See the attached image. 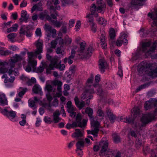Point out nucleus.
Here are the masks:
<instances>
[{
    "mask_svg": "<svg viewBox=\"0 0 157 157\" xmlns=\"http://www.w3.org/2000/svg\"><path fill=\"white\" fill-rule=\"evenodd\" d=\"M151 65L147 64V63H141L138 65L137 71L140 76H145L147 75L150 77L153 78L157 75V67L154 70L151 68Z\"/></svg>",
    "mask_w": 157,
    "mask_h": 157,
    "instance_id": "1",
    "label": "nucleus"
},
{
    "mask_svg": "<svg viewBox=\"0 0 157 157\" xmlns=\"http://www.w3.org/2000/svg\"><path fill=\"white\" fill-rule=\"evenodd\" d=\"M93 110L89 108V118L90 121L91 130H89V134H92L95 136H97V134L99 130V128L100 127V123L97 121L96 117H94L92 115Z\"/></svg>",
    "mask_w": 157,
    "mask_h": 157,
    "instance_id": "2",
    "label": "nucleus"
},
{
    "mask_svg": "<svg viewBox=\"0 0 157 157\" xmlns=\"http://www.w3.org/2000/svg\"><path fill=\"white\" fill-rule=\"evenodd\" d=\"M0 113L12 122L17 121L16 112L11 109L9 106H0Z\"/></svg>",
    "mask_w": 157,
    "mask_h": 157,
    "instance_id": "3",
    "label": "nucleus"
},
{
    "mask_svg": "<svg viewBox=\"0 0 157 157\" xmlns=\"http://www.w3.org/2000/svg\"><path fill=\"white\" fill-rule=\"evenodd\" d=\"M40 39H38L36 42V50L34 52H28L27 54L28 55V60H33V58L36 57L38 54H41L43 52V44L40 42Z\"/></svg>",
    "mask_w": 157,
    "mask_h": 157,
    "instance_id": "4",
    "label": "nucleus"
},
{
    "mask_svg": "<svg viewBox=\"0 0 157 157\" xmlns=\"http://www.w3.org/2000/svg\"><path fill=\"white\" fill-rule=\"evenodd\" d=\"M82 117L80 113H78L76 117V121L73 122L71 124L72 128H74L77 127L82 128L86 126L87 120L83 119L82 121Z\"/></svg>",
    "mask_w": 157,
    "mask_h": 157,
    "instance_id": "5",
    "label": "nucleus"
},
{
    "mask_svg": "<svg viewBox=\"0 0 157 157\" xmlns=\"http://www.w3.org/2000/svg\"><path fill=\"white\" fill-rule=\"evenodd\" d=\"M151 44L150 42H145L142 45V51L146 52V54L148 55L151 53V52H153L155 50L156 46H157V40L155 41L154 43L152 46L150 48H149Z\"/></svg>",
    "mask_w": 157,
    "mask_h": 157,
    "instance_id": "6",
    "label": "nucleus"
},
{
    "mask_svg": "<svg viewBox=\"0 0 157 157\" xmlns=\"http://www.w3.org/2000/svg\"><path fill=\"white\" fill-rule=\"evenodd\" d=\"M32 27L31 25H22L19 30L20 35H25L28 37H30L32 35Z\"/></svg>",
    "mask_w": 157,
    "mask_h": 157,
    "instance_id": "7",
    "label": "nucleus"
},
{
    "mask_svg": "<svg viewBox=\"0 0 157 157\" xmlns=\"http://www.w3.org/2000/svg\"><path fill=\"white\" fill-rule=\"evenodd\" d=\"M59 0H48L47 5L50 6V9L53 10L54 12L56 10H60V7L59 5Z\"/></svg>",
    "mask_w": 157,
    "mask_h": 157,
    "instance_id": "8",
    "label": "nucleus"
},
{
    "mask_svg": "<svg viewBox=\"0 0 157 157\" xmlns=\"http://www.w3.org/2000/svg\"><path fill=\"white\" fill-rule=\"evenodd\" d=\"M2 78H5L4 82L5 83V85L6 87L11 88L13 87V83L15 79L14 77L11 76L10 78H9L6 74H4L2 76Z\"/></svg>",
    "mask_w": 157,
    "mask_h": 157,
    "instance_id": "9",
    "label": "nucleus"
},
{
    "mask_svg": "<svg viewBox=\"0 0 157 157\" xmlns=\"http://www.w3.org/2000/svg\"><path fill=\"white\" fill-rule=\"evenodd\" d=\"M99 148H101L100 151V155L104 154H108L109 152V150L108 148V143L106 141L101 140L99 144Z\"/></svg>",
    "mask_w": 157,
    "mask_h": 157,
    "instance_id": "10",
    "label": "nucleus"
},
{
    "mask_svg": "<svg viewBox=\"0 0 157 157\" xmlns=\"http://www.w3.org/2000/svg\"><path fill=\"white\" fill-rule=\"evenodd\" d=\"M105 7V5H103L102 6H98L97 7L95 4L93 3L92 4V6H90V10L91 13V14H94L96 10L99 13H101L103 12L102 13H103Z\"/></svg>",
    "mask_w": 157,
    "mask_h": 157,
    "instance_id": "11",
    "label": "nucleus"
},
{
    "mask_svg": "<svg viewBox=\"0 0 157 157\" xmlns=\"http://www.w3.org/2000/svg\"><path fill=\"white\" fill-rule=\"evenodd\" d=\"M155 13L152 14L151 13H149L148 14L149 17H150L151 18L153 19V22L151 24V26L154 27L155 26L154 29H152L153 32H155L157 31V9H156L155 10Z\"/></svg>",
    "mask_w": 157,
    "mask_h": 157,
    "instance_id": "12",
    "label": "nucleus"
},
{
    "mask_svg": "<svg viewBox=\"0 0 157 157\" xmlns=\"http://www.w3.org/2000/svg\"><path fill=\"white\" fill-rule=\"evenodd\" d=\"M144 1H145V0H131L130 2V6H129V8H131V9L134 8L137 10L138 9V6H142L143 4L142 2Z\"/></svg>",
    "mask_w": 157,
    "mask_h": 157,
    "instance_id": "13",
    "label": "nucleus"
},
{
    "mask_svg": "<svg viewBox=\"0 0 157 157\" xmlns=\"http://www.w3.org/2000/svg\"><path fill=\"white\" fill-rule=\"evenodd\" d=\"M141 121L142 123V126H145L147 124L151 121L150 115L148 114L143 115L141 118Z\"/></svg>",
    "mask_w": 157,
    "mask_h": 157,
    "instance_id": "14",
    "label": "nucleus"
},
{
    "mask_svg": "<svg viewBox=\"0 0 157 157\" xmlns=\"http://www.w3.org/2000/svg\"><path fill=\"white\" fill-rule=\"evenodd\" d=\"M74 101L76 106L79 110L82 109L85 106V102L84 101H80V99L78 97L76 96L74 98Z\"/></svg>",
    "mask_w": 157,
    "mask_h": 157,
    "instance_id": "15",
    "label": "nucleus"
},
{
    "mask_svg": "<svg viewBox=\"0 0 157 157\" xmlns=\"http://www.w3.org/2000/svg\"><path fill=\"white\" fill-rule=\"evenodd\" d=\"M29 15H28L27 11L22 10L21 12V17L19 18V20L21 22H25L27 23L29 18Z\"/></svg>",
    "mask_w": 157,
    "mask_h": 157,
    "instance_id": "16",
    "label": "nucleus"
},
{
    "mask_svg": "<svg viewBox=\"0 0 157 157\" xmlns=\"http://www.w3.org/2000/svg\"><path fill=\"white\" fill-rule=\"evenodd\" d=\"M8 105V101L4 93L0 94V106H4Z\"/></svg>",
    "mask_w": 157,
    "mask_h": 157,
    "instance_id": "17",
    "label": "nucleus"
},
{
    "mask_svg": "<svg viewBox=\"0 0 157 157\" xmlns=\"http://www.w3.org/2000/svg\"><path fill=\"white\" fill-rule=\"evenodd\" d=\"M62 3V6H65L70 5L74 6H77V3L75 0H61Z\"/></svg>",
    "mask_w": 157,
    "mask_h": 157,
    "instance_id": "18",
    "label": "nucleus"
},
{
    "mask_svg": "<svg viewBox=\"0 0 157 157\" xmlns=\"http://www.w3.org/2000/svg\"><path fill=\"white\" fill-rule=\"evenodd\" d=\"M106 113L109 120L111 121V122L112 123H113L114 122V120L116 119L115 116L111 112L110 109L108 108H107L106 110Z\"/></svg>",
    "mask_w": 157,
    "mask_h": 157,
    "instance_id": "19",
    "label": "nucleus"
},
{
    "mask_svg": "<svg viewBox=\"0 0 157 157\" xmlns=\"http://www.w3.org/2000/svg\"><path fill=\"white\" fill-rule=\"evenodd\" d=\"M79 44V48L77 52L80 53L78 55L80 56L82 53L85 52L86 44L84 41H83Z\"/></svg>",
    "mask_w": 157,
    "mask_h": 157,
    "instance_id": "20",
    "label": "nucleus"
},
{
    "mask_svg": "<svg viewBox=\"0 0 157 157\" xmlns=\"http://www.w3.org/2000/svg\"><path fill=\"white\" fill-rule=\"evenodd\" d=\"M32 91L36 94H40V95L42 94L41 88L39 85H35L32 88Z\"/></svg>",
    "mask_w": 157,
    "mask_h": 157,
    "instance_id": "21",
    "label": "nucleus"
},
{
    "mask_svg": "<svg viewBox=\"0 0 157 157\" xmlns=\"http://www.w3.org/2000/svg\"><path fill=\"white\" fill-rule=\"evenodd\" d=\"M76 149H82L85 147V141L83 139L78 140L76 144Z\"/></svg>",
    "mask_w": 157,
    "mask_h": 157,
    "instance_id": "22",
    "label": "nucleus"
},
{
    "mask_svg": "<svg viewBox=\"0 0 157 157\" xmlns=\"http://www.w3.org/2000/svg\"><path fill=\"white\" fill-rule=\"evenodd\" d=\"M58 61L54 60V65L55 68L59 69L60 71H63L64 70L65 68V66L64 64H61V62L58 63Z\"/></svg>",
    "mask_w": 157,
    "mask_h": 157,
    "instance_id": "23",
    "label": "nucleus"
},
{
    "mask_svg": "<svg viewBox=\"0 0 157 157\" xmlns=\"http://www.w3.org/2000/svg\"><path fill=\"white\" fill-rule=\"evenodd\" d=\"M9 75L10 76L13 73L15 75H19V72L17 68H14V66H12L8 71Z\"/></svg>",
    "mask_w": 157,
    "mask_h": 157,
    "instance_id": "24",
    "label": "nucleus"
},
{
    "mask_svg": "<svg viewBox=\"0 0 157 157\" xmlns=\"http://www.w3.org/2000/svg\"><path fill=\"white\" fill-rule=\"evenodd\" d=\"M99 68L100 69L101 72H104L105 71V66L106 62L102 59H100L99 60Z\"/></svg>",
    "mask_w": 157,
    "mask_h": 157,
    "instance_id": "25",
    "label": "nucleus"
},
{
    "mask_svg": "<svg viewBox=\"0 0 157 157\" xmlns=\"http://www.w3.org/2000/svg\"><path fill=\"white\" fill-rule=\"evenodd\" d=\"M49 21L53 25L55 26L57 28H59L62 25H63V21L60 22L57 21V20L56 21L52 20L51 18V20Z\"/></svg>",
    "mask_w": 157,
    "mask_h": 157,
    "instance_id": "26",
    "label": "nucleus"
},
{
    "mask_svg": "<svg viewBox=\"0 0 157 157\" xmlns=\"http://www.w3.org/2000/svg\"><path fill=\"white\" fill-rule=\"evenodd\" d=\"M74 134H75L74 137L76 138L77 139L80 140L79 138H81L83 136L82 133L79 129H76Z\"/></svg>",
    "mask_w": 157,
    "mask_h": 157,
    "instance_id": "27",
    "label": "nucleus"
},
{
    "mask_svg": "<svg viewBox=\"0 0 157 157\" xmlns=\"http://www.w3.org/2000/svg\"><path fill=\"white\" fill-rule=\"evenodd\" d=\"M42 66L40 65L36 69L37 73H41L43 72L44 67L47 66V64L45 62L42 61L41 63Z\"/></svg>",
    "mask_w": 157,
    "mask_h": 157,
    "instance_id": "28",
    "label": "nucleus"
},
{
    "mask_svg": "<svg viewBox=\"0 0 157 157\" xmlns=\"http://www.w3.org/2000/svg\"><path fill=\"white\" fill-rule=\"evenodd\" d=\"M21 57L20 55L16 54L14 56L11 58V60L12 63H15L21 60Z\"/></svg>",
    "mask_w": 157,
    "mask_h": 157,
    "instance_id": "29",
    "label": "nucleus"
},
{
    "mask_svg": "<svg viewBox=\"0 0 157 157\" xmlns=\"http://www.w3.org/2000/svg\"><path fill=\"white\" fill-rule=\"evenodd\" d=\"M39 17L40 19L41 20H43L45 18L49 21L50 20H51V18L49 15L43 13H41L39 14Z\"/></svg>",
    "mask_w": 157,
    "mask_h": 157,
    "instance_id": "30",
    "label": "nucleus"
},
{
    "mask_svg": "<svg viewBox=\"0 0 157 157\" xmlns=\"http://www.w3.org/2000/svg\"><path fill=\"white\" fill-rule=\"evenodd\" d=\"M18 27V25L17 24H15L13 26L8 28L7 30V33H10L12 32H16Z\"/></svg>",
    "mask_w": 157,
    "mask_h": 157,
    "instance_id": "31",
    "label": "nucleus"
},
{
    "mask_svg": "<svg viewBox=\"0 0 157 157\" xmlns=\"http://www.w3.org/2000/svg\"><path fill=\"white\" fill-rule=\"evenodd\" d=\"M12 23L11 21H10L7 22H4L2 23L0 25V27H1V29L2 30H4L6 28L10 27L11 26V24Z\"/></svg>",
    "mask_w": 157,
    "mask_h": 157,
    "instance_id": "32",
    "label": "nucleus"
},
{
    "mask_svg": "<svg viewBox=\"0 0 157 157\" xmlns=\"http://www.w3.org/2000/svg\"><path fill=\"white\" fill-rule=\"evenodd\" d=\"M11 53V52L8 50H4L3 48H2L0 49V54L1 56H6Z\"/></svg>",
    "mask_w": 157,
    "mask_h": 157,
    "instance_id": "33",
    "label": "nucleus"
},
{
    "mask_svg": "<svg viewBox=\"0 0 157 157\" xmlns=\"http://www.w3.org/2000/svg\"><path fill=\"white\" fill-rule=\"evenodd\" d=\"M153 106H154L155 108V110L154 111V115L155 116L157 115V100L153 104L150 102V105L149 106L148 109H151Z\"/></svg>",
    "mask_w": 157,
    "mask_h": 157,
    "instance_id": "34",
    "label": "nucleus"
},
{
    "mask_svg": "<svg viewBox=\"0 0 157 157\" xmlns=\"http://www.w3.org/2000/svg\"><path fill=\"white\" fill-rule=\"evenodd\" d=\"M131 117H128L123 118L121 117L120 118V120L121 121H123L124 122L128 123L129 124H131V123H133V120H131Z\"/></svg>",
    "mask_w": 157,
    "mask_h": 157,
    "instance_id": "35",
    "label": "nucleus"
},
{
    "mask_svg": "<svg viewBox=\"0 0 157 157\" xmlns=\"http://www.w3.org/2000/svg\"><path fill=\"white\" fill-rule=\"evenodd\" d=\"M28 64L33 69H34L35 68L37 65V62L34 60H28Z\"/></svg>",
    "mask_w": 157,
    "mask_h": 157,
    "instance_id": "36",
    "label": "nucleus"
},
{
    "mask_svg": "<svg viewBox=\"0 0 157 157\" xmlns=\"http://www.w3.org/2000/svg\"><path fill=\"white\" fill-rule=\"evenodd\" d=\"M109 35L110 39L111 40H113L115 37V30L113 28H111L110 29L109 33Z\"/></svg>",
    "mask_w": 157,
    "mask_h": 157,
    "instance_id": "37",
    "label": "nucleus"
},
{
    "mask_svg": "<svg viewBox=\"0 0 157 157\" xmlns=\"http://www.w3.org/2000/svg\"><path fill=\"white\" fill-rule=\"evenodd\" d=\"M28 102L29 107L31 108H33V109H36L37 107L36 106V103L35 102H34V101L30 99L28 100Z\"/></svg>",
    "mask_w": 157,
    "mask_h": 157,
    "instance_id": "38",
    "label": "nucleus"
},
{
    "mask_svg": "<svg viewBox=\"0 0 157 157\" xmlns=\"http://www.w3.org/2000/svg\"><path fill=\"white\" fill-rule=\"evenodd\" d=\"M46 57L47 59L50 61V63L54 64V60H57V59L56 58H53L52 56H50L49 54L47 53L46 55Z\"/></svg>",
    "mask_w": 157,
    "mask_h": 157,
    "instance_id": "39",
    "label": "nucleus"
},
{
    "mask_svg": "<svg viewBox=\"0 0 157 157\" xmlns=\"http://www.w3.org/2000/svg\"><path fill=\"white\" fill-rule=\"evenodd\" d=\"M56 40L58 42L59 45L61 47H63L64 44L63 40L61 37L57 36L56 38Z\"/></svg>",
    "mask_w": 157,
    "mask_h": 157,
    "instance_id": "40",
    "label": "nucleus"
},
{
    "mask_svg": "<svg viewBox=\"0 0 157 157\" xmlns=\"http://www.w3.org/2000/svg\"><path fill=\"white\" fill-rule=\"evenodd\" d=\"M55 68L54 64L50 63L48 66V67L47 68L46 70V73L47 74H51V70H53Z\"/></svg>",
    "mask_w": 157,
    "mask_h": 157,
    "instance_id": "41",
    "label": "nucleus"
},
{
    "mask_svg": "<svg viewBox=\"0 0 157 157\" xmlns=\"http://www.w3.org/2000/svg\"><path fill=\"white\" fill-rule=\"evenodd\" d=\"M19 89L22 90V91H20L18 93V96L20 97H23L28 90V89L26 88H23L22 87H20L19 88Z\"/></svg>",
    "mask_w": 157,
    "mask_h": 157,
    "instance_id": "42",
    "label": "nucleus"
},
{
    "mask_svg": "<svg viewBox=\"0 0 157 157\" xmlns=\"http://www.w3.org/2000/svg\"><path fill=\"white\" fill-rule=\"evenodd\" d=\"M131 113L133 114V118H136L137 116L139 114V109H138L134 108L133 109V111H131Z\"/></svg>",
    "mask_w": 157,
    "mask_h": 157,
    "instance_id": "43",
    "label": "nucleus"
},
{
    "mask_svg": "<svg viewBox=\"0 0 157 157\" xmlns=\"http://www.w3.org/2000/svg\"><path fill=\"white\" fill-rule=\"evenodd\" d=\"M67 23L64 22L63 23V25L60 29V31L63 33H65L67 32V28L66 25Z\"/></svg>",
    "mask_w": 157,
    "mask_h": 157,
    "instance_id": "44",
    "label": "nucleus"
},
{
    "mask_svg": "<svg viewBox=\"0 0 157 157\" xmlns=\"http://www.w3.org/2000/svg\"><path fill=\"white\" fill-rule=\"evenodd\" d=\"M17 36V34L15 33H11L9 34L7 36V37L12 42H13V39L14 38Z\"/></svg>",
    "mask_w": 157,
    "mask_h": 157,
    "instance_id": "45",
    "label": "nucleus"
},
{
    "mask_svg": "<svg viewBox=\"0 0 157 157\" xmlns=\"http://www.w3.org/2000/svg\"><path fill=\"white\" fill-rule=\"evenodd\" d=\"M43 120L45 123L48 124H50L53 122V121L51 120V118L48 116H44Z\"/></svg>",
    "mask_w": 157,
    "mask_h": 157,
    "instance_id": "46",
    "label": "nucleus"
},
{
    "mask_svg": "<svg viewBox=\"0 0 157 157\" xmlns=\"http://www.w3.org/2000/svg\"><path fill=\"white\" fill-rule=\"evenodd\" d=\"M74 75L73 74L68 72L65 75V77L67 80L70 81L72 79Z\"/></svg>",
    "mask_w": 157,
    "mask_h": 157,
    "instance_id": "47",
    "label": "nucleus"
},
{
    "mask_svg": "<svg viewBox=\"0 0 157 157\" xmlns=\"http://www.w3.org/2000/svg\"><path fill=\"white\" fill-rule=\"evenodd\" d=\"M1 14L0 15L1 18L3 20L6 21L7 20V17L6 14H7V13H4L3 10L1 11Z\"/></svg>",
    "mask_w": 157,
    "mask_h": 157,
    "instance_id": "48",
    "label": "nucleus"
},
{
    "mask_svg": "<svg viewBox=\"0 0 157 157\" xmlns=\"http://www.w3.org/2000/svg\"><path fill=\"white\" fill-rule=\"evenodd\" d=\"M97 90L98 94L101 96V98L103 97L104 94V92L103 91L102 88L100 87L97 89Z\"/></svg>",
    "mask_w": 157,
    "mask_h": 157,
    "instance_id": "49",
    "label": "nucleus"
},
{
    "mask_svg": "<svg viewBox=\"0 0 157 157\" xmlns=\"http://www.w3.org/2000/svg\"><path fill=\"white\" fill-rule=\"evenodd\" d=\"M98 22L99 24L105 26L106 24L107 21L105 19L101 17L99 18Z\"/></svg>",
    "mask_w": 157,
    "mask_h": 157,
    "instance_id": "50",
    "label": "nucleus"
},
{
    "mask_svg": "<svg viewBox=\"0 0 157 157\" xmlns=\"http://www.w3.org/2000/svg\"><path fill=\"white\" fill-rule=\"evenodd\" d=\"M135 118H132L131 120H133V123H131L130 124L132 125V127L133 128H135L136 129L139 125V124L135 121Z\"/></svg>",
    "mask_w": 157,
    "mask_h": 157,
    "instance_id": "51",
    "label": "nucleus"
},
{
    "mask_svg": "<svg viewBox=\"0 0 157 157\" xmlns=\"http://www.w3.org/2000/svg\"><path fill=\"white\" fill-rule=\"evenodd\" d=\"M82 150V149H76L75 150L76 152L77 155L80 157H82L83 155Z\"/></svg>",
    "mask_w": 157,
    "mask_h": 157,
    "instance_id": "52",
    "label": "nucleus"
},
{
    "mask_svg": "<svg viewBox=\"0 0 157 157\" xmlns=\"http://www.w3.org/2000/svg\"><path fill=\"white\" fill-rule=\"evenodd\" d=\"M81 25V21L79 20L78 21L76 22L75 28V29L76 31H78Z\"/></svg>",
    "mask_w": 157,
    "mask_h": 157,
    "instance_id": "53",
    "label": "nucleus"
},
{
    "mask_svg": "<svg viewBox=\"0 0 157 157\" xmlns=\"http://www.w3.org/2000/svg\"><path fill=\"white\" fill-rule=\"evenodd\" d=\"M45 89L48 92V93H49L50 92H52V86L50 84H48L46 86Z\"/></svg>",
    "mask_w": 157,
    "mask_h": 157,
    "instance_id": "54",
    "label": "nucleus"
},
{
    "mask_svg": "<svg viewBox=\"0 0 157 157\" xmlns=\"http://www.w3.org/2000/svg\"><path fill=\"white\" fill-rule=\"evenodd\" d=\"M35 33L38 36L40 37L41 36V30L40 28H37L35 31Z\"/></svg>",
    "mask_w": 157,
    "mask_h": 157,
    "instance_id": "55",
    "label": "nucleus"
},
{
    "mask_svg": "<svg viewBox=\"0 0 157 157\" xmlns=\"http://www.w3.org/2000/svg\"><path fill=\"white\" fill-rule=\"evenodd\" d=\"M35 5H36L37 9V10L40 11L42 10V4L41 2H39V3H38L37 4H35Z\"/></svg>",
    "mask_w": 157,
    "mask_h": 157,
    "instance_id": "56",
    "label": "nucleus"
},
{
    "mask_svg": "<svg viewBox=\"0 0 157 157\" xmlns=\"http://www.w3.org/2000/svg\"><path fill=\"white\" fill-rule=\"evenodd\" d=\"M41 121V120L40 118L37 117L35 123V125L36 127H38L40 126Z\"/></svg>",
    "mask_w": 157,
    "mask_h": 157,
    "instance_id": "57",
    "label": "nucleus"
},
{
    "mask_svg": "<svg viewBox=\"0 0 157 157\" xmlns=\"http://www.w3.org/2000/svg\"><path fill=\"white\" fill-rule=\"evenodd\" d=\"M52 29V26L50 25L46 24L45 25V29L46 31L48 32H50Z\"/></svg>",
    "mask_w": 157,
    "mask_h": 157,
    "instance_id": "58",
    "label": "nucleus"
},
{
    "mask_svg": "<svg viewBox=\"0 0 157 157\" xmlns=\"http://www.w3.org/2000/svg\"><path fill=\"white\" fill-rule=\"evenodd\" d=\"M57 44V41L56 40V39L55 40H52L51 42V48H55Z\"/></svg>",
    "mask_w": 157,
    "mask_h": 157,
    "instance_id": "59",
    "label": "nucleus"
},
{
    "mask_svg": "<svg viewBox=\"0 0 157 157\" xmlns=\"http://www.w3.org/2000/svg\"><path fill=\"white\" fill-rule=\"evenodd\" d=\"M75 66L74 65L71 66L69 69V70L70 71L69 72L74 75L75 71Z\"/></svg>",
    "mask_w": 157,
    "mask_h": 157,
    "instance_id": "60",
    "label": "nucleus"
},
{
    "mask_svg": "<svg viewBox=\"0 0 157 157\" xmlns=\"http://www.w3.org/2000/svg\"><path fill=\"white\" fill-rule=\"evenodd\" d=\"M56 30L55 29H52L50 32L52 33V37L53 38H55L56 35Z\"/></svg>",
    "mask_w": 157,
    "mask_h": 157,
    "instance_id": "61",
    "label": "nucleus"
},
{
    "mask_svg": "<svg viewBox=\"0 0 157 157\" xmlns=\"http://www.w3.org/2000/svg\"><path fill=\"white\" fill-rule=\"evenodd\" d=\"M59 104L58 100L56 98H55L52 102V105L55 107H57Z\"/></svg>",
    "mask_w": 157,
    "mask_h": 157,
    "instance_id": "62",
    "label": "nucleus"
},
{
    "mask_svg": "<svg viewBox=\"0 0 157 157\" xmlns=\"http://www.w3.org/2000/svg\"><path fill=\"white\" fill-rule=\"evenodd\" d=\"M46 97L48 101L49 102H51V101L52 100L53 98L49 93H48L46 94Z\"/></svg>",
    "mask_w": 157,
    "mask_h": 157,
    "instance_id": "63",
    "label": "nucleus"
},
{
    "mask_svg": "<svg viewBox=\"0 0 157 157\" xmlns=\"http://www.w3.org/2000/svg\"><path fill=\"white\" fill-rule=\"evenodd\" d=\"M142 144L141 143L140 141V140L138 139V140H136V147L137 148H139Z\"/></svg>",
    "mask_w": 157,
    "mask_h": 157,
    "instance_id": "64",
    "label": "nucleus"
}]
</instances>
